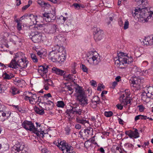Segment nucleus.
Returning a JSON list of instances; mask_svg holds the SVG:
<instances>
[{"mask_svg": "<svg viewBox=\"0 0 153 153\" xmlns=\"http://www.w3.org/2000/svg\"><path fill=\"white\" fill-rule=\"evenodd\" d=\"M48 66L46 65H41L39 66L38 69V72L39 73L41 74V75L42 76L43 75V74L42 75L41 74V72H43V74H46L48 71Z\"/></svg>", "mask_w": 153, "mask_h": 153, "instance_id": "6ab92c4d", "label": "nucleus"}, {"mask_svg": "<svg viewBox=\"0 0 153 153\" xmlns=\"http://www.w3.org/2000/svg\"><path fill=\"white\" fill-rule=\"evenodd\" d=\"M130 97H129L128 98H127V99L126 100L122 102H123L124 105H126L128 104H129L131 102V101L130 100Z\"/></svg>", "mask_w": 153, "mask_h": 153, "instance_id": "ea45409f", "label": "nucleus"}, {"mask_svg": "<svg viewBox=\"0 0 153 153\" xmlns=\"http://www.w3.org/2000/svg\"><path fill=\"white\" fill-rule=\"evenodd\" d=\"M54 47H56V51L58 52L59 53L61 54H66V50L65 48L62 46H59L58 44H56Z\"/></svg>", "mask_w": 153, "mask_h": 153, "instance_id": "aec40b11", "label": "nucleus"}, {"mask_svg": "<svg viewBox=\"0 0 153 153\" xmlns=\"http://www.w3.org/2000/svg\"><path fill=\"white\" fill-rule=\"evenodd\" d=\"M14 58L18 62L19 61L23 60V59L26 58L25 55L23 53L19 52L15 54Z\"/></svg>", "mask_w": 153, "mask_h": 153, "instance_id": "412c9836", "label": "nucleus"}, {"mask_svg": "<svg viewBox=\"0 0 153 153\" xmlns=\"http://www.w3.org/2000/svg\"><path fill=\"white\" fill-rule=\"evenodd\" d=\"M41 151L42 153H49L48 150L45 148L42 149Z\"/></svg>", "mask_w": 153, "mask_h": 153, "instance_id": "052dcab7", "label": "nucleus"}, {"mask_svg": "<svg viewBox=\"0 0 153 153\" xmlns=\"http://www.w3.org/2000/svg\"><path fill=\"white\" fill-rule=\"evenodd\" d=\"M43 28L44 30L49 29L51 27V25L49 23L43 24Z\"/></svg>", "mask_w": 153, "mask_h": 153, "instance_id": "58836bf2", "label": "nucleus"}, {"mask_svg": "<svg viewBox=\"0 0 153 153\" xmlns=\"http://www.w3.org/2000/svg\"><path fill=\"white\" fill-rule=\"evenodd\" d=\"M65 105L64 103L62 101H58L57 102V106L58 107L63 108Z\"/></svg>", "mask_w": 153, "mask_h": 153, "instance_id": "c9c22d12", "label": "nucleus"}, {"mask_svg": "<svg viewBox=\"0 0 153 153\" xmlns=\"http://www.w3.org/2000/svg\"><path fill=\"white\" fill-rule=\"evenodd\" d=\"M37 3L42 7H44L45 6L47 7L50 6L49 4L45 2L42 0H38L37 1Z\"/></svg>", "mask_w": 153, "mask_h": 153, "instance_id": "c85d7f7f", "label": "nucleus"}, {"mask_svg": "<svg viewBox=\"0 0 153 153\" xmlns=\"http://www.w3.org/2000/svg\"><path fill=\"white\" fill-rule=\"evenodd\" d=\"M81 69L84 72L88 73V69L84 65L82 64L81 66Z\"/></svg>", "mask_w": 153, "mask_h": 153, "instance_id": "a18cd8bd", "label": "nucleus"}, {"mask_svg": "<svg viewBox=\"0 0 153 153\" xmlns=\"http://www.w3.org/2000/svg\"><path fill=\"white\" fill-rule=\"evenodd\" d=\"M92 86L96 87L97 86L96 82L94 80H92L90 82Z\"/></svg>", "mask_w": 153, "mask_h": 153, "instance_id": "6e6d98bb", "label": "nucleus"}, {"mask_svg": "<svg viewBox=\"0 0 153 153\" xmlns=\"http://www.w3.org/2000/svg\"><path fill=\"white\" fill-rule=\"evenodd\" d=\"M84 130L85 136L86 138L88 137L89 135L91 133V131H92V130L91 131L90 129H85Z\"/></svg>", "mask_w": 153, "mask_h": 153, "instance_id": "7c9ffc66", "label": "nucleus"}, {"mask_svg": "<svg viewBox=\"0 0 153 153\" xmlns=\"http://www.w3.org/2000/svg\"><path fill=\"white\" fill-rule=\"evenodd\" d=\"M138 107L139 108V110L140 112L143 111L145 108L142 105H140L138 106Z\"/></svg>", "mask_w": 153, "mask_h": 153, "instance_id": "4d7b16f0", "label": "nucleus"}, {"mask_svg": "<svg viewBox=\"0 0 153 153\" xmlns=\"http://www.w3.org/2000/svg\"><path fill=\"white\" fill-rule=\"evenodd\" d=\"M31 57L34 62H38L37 58L35 54L32 53L31 55Z\"/></svg>", "mask_w": 153, "mask_h": 153, "instance_id": "e433bc0d", "label": "nucleus"}, {"mask_svg": "<svg viewBox=\"0 0 153 153\" xmlns=\"http://www.w3.org/2000/svg\"><path fill=\"white\" fill-rule=\"evenodd\" d=\"M75 128L78 129H80L81 128V126L79 124H76L75 125Z\"/></svg>", "mask_w": 153, "mask_h": 153, "instance_id": "774afa93", "label": "nucleus"}, {"mask_svg": "<svg viewBox=\"0 0 153 153\" xmlns=\"http://www.w3.org/2000/svg\"><path fill=\"white\" fill-rule=\"evenodd\" d=\"M24 83L25 81L24 80L22 79H18L16 81H15V82H14V84L18 85H20L21 83Z\"/></svg>", "mask_w": 153, "mask_h": 153, "instance_id": "a19ab883", "label": "nucleus"}, {"mask_svg": "<svg viewBox=\"0 0 153 153\" xmlns=\"http://www.w3.org/2000/svg\"><path fill=\"white\" fill-rule=\"evenodd\" d=\"M99 98L98 96L95 97L90 102L91 106L93 108H95L97 106V105L100 103Z\"/></svg>", "mask_w": 153, "mask_h": 153, "instance_id": "4468645a", "label": "nucleus"}, {"mask_svg": "<svg viewBox=\"0 0 153 153\" xmlns=\"http://www.w3.org/2000/svg\"><path fill=\"white\" fill-rule=\"evenodd\" d=\"M141 97L142 100L144 101H146V99L148 98L147 96V94L144 91V92H143L141 94Z\"/></svg>", "mask_w": 153, "mask_h": 153, "instance_id": "f704fd0d", "label": "nucleus"}, {"mask_svg": "<svg viewBox=\"0 0 153 153\" xmlns=\"http://www.w3.org/2000/svg\"><path fill=\"white\" fill-rule=\"evenodd\" d=\"M31 38L36 36V38L40 37L42 36V34L40 33H38L37 32H31L30 34Z\"/></svg>", "mask_w": 153, "mask_h": 153, "instance_id": "c756f323", "label": "nucleus"}, {"mask_svg": "<svg viewBox=\"0 0 153 153\" xmlns=\"http://www.w3.org/2000/svg\"><path fill=\"white\" fill-rule=\"evenodd\" d=\"M45 83H46L48 85L51 86L53 87L54 86V84L52 80L51 79H45Z\"/></svg>", "mask_w": 153, "mask_h": 153, "instance_id": "72a5a7b5", "label": "nucleus"}, {"mask_svg": "<svg viewBox=\"0 0 153 153\" xmlns=\"http://www.w3.org/2000/svg\"><path fill=\"white\" fill-rule=\"evenodd\" d=\"M93 34L95 38L101 37L103 34V31L100 28L94 27L93 28Z\"/></svg>", "mask_w": 153, "mask_h": 153, "instance_id": "9b49d317", "label": "nucleus"}, {"mask_svg": "<svg viewBox=\"0 0 153 153\" xmlns=\"http://www.w3.org/2000/svg\"><path fill=\"white\" fill-rule=\"evenodd\" d=\"M66 54H61L59 53L57 57L56 61L60 63L64 62L66 59Z\"/></svg>", "mask_w": 153, "mask_h": 153, "instance_id": "b1692460", "label": "nucleus"}, {"mask_svg": "<svg viewBox=\"0 0 153 153\" xmlns=\"http://www.w3.org/2000/svg\"><path fill=\"white\" fill-rule=\"evenodd\" d=\"M45 53V51L42 52L41 51H38L37 54L40 57H41L42 55H43V53Z\"/></svg>", "mask_w": 153, "mask_h": 153, "instance_id": "338daca9", "label": "nucleus"}, {"mask_svg": "<svg viewBox=\"0 0 153 153\" xmlns=\"http://www.w3.org/2000/svg\"><path fill=\"white\" fill-rule=\"evenodd\" d=\"M129 25V22L128 20H126L124 26V29L125 30H126L128 29V27Z\"/></svg>", "mask_w": 153, "mask_h": 153, "instance_id": "09e8293b", "label": "nucleus"}, {"mask_svg": "<svg viewBox=\"0 0 153 153\" xmlns=\"http://www.w3.org/2000/svg\"><path fill=\"white\" fill-rule=\"evenodd\" d=\"M53 72L58 75L62 76L65 74V71L59 68L53 67L52 68Z\"/></svg>", "mask_w": 153, "mask_h": 153, "instance_id": "f3484780", "label": "nucleus"}, {"mask_svg": "<svg viewBox=\"0 0 153 153\" xmlns=\"http://www.w3.org/2000/svg\"><path fill=\"white\" fill-rule=\"evenodd\" d=\"M13 149L15 150V153H28V149L25 147L23 143L16 144Z\"/></svg>", "mask_w": 153, "mask_h": 153, "instance_id": "6e6552de", "label": "nucleus"}, {"mask_svg": "<svg viewBox=\"0 0 153 153\" xmlns=\"http://www.w3.org/2000/svg\"><path fill=\"white\" fill-rule=\"evenodd\" d=\"M113 114V113L111 111H105L104 112L105 115L107 117H109L111 116Z\"/></svg>", "mask_w": 153, "mask_h": 153, "instance_id": "37998d69", "label": "nucleus"}, {"mask_svg": "<svg viewBox=\"0 0 153 153\" xmlns=\"http://www.w3.org/2000/svg\"><path fill=\"white\" fill-rule=\"evenodd\" d=\"M118 59L116 60L115 64L120 68H124L128 65L133 62V59L131 57H129L127 54L123 52L117 53Z\"/></svg>", "mask_w": 153, "mask_h": 153, "instance_id": "f257e3e1", "label": "nucleus"}, {"mask_svg": "<svg viewBox=\"0 0 153 153\" xmlns=\"http://www.w3.org/2000/svg\"><path fill=\"white\" fill-rule=\"evenodd\" d=\"M124 148L125 149H123V151L127 153L128 151H130L133 149L134 146L131 144L129 143H126L124 145Z\"/></svg>", "mask_w": 153, "mask_h": 153, "instance_id": "4be33fe9", "label": "nucleus"}, {"mask_svg": "<svg viewBox=\"0 0 153 153\" xmlns=\"http://www.w3.org/2000/svg\"><path fill=\"white\" fill-rule=\"evenodd\" d=\"M146 7H145L141 8L139 7H137L134 10V12L133 11H132V16L135 18H136V17L138 19H143L142 20V21L145 20L147 14L145 13L144 9Z\"/></svg>", "mask_w": 153, "mask_h": 153, "instance_id": "39448f33", "label": "nucleus"}, {"mask_svg": "<svg viewBox=\"0 0 153 153\" xmlns=\"http://www.w3.org/2000/svg\"><path fill=\"white\" fill-rule=\"evenodd\" d=\"M73 76H74L72 75L69 74L68 75L67 78V79H71L72 80L73 79Z\"/></svg>", "mask_w": 153, "mask_h": 153, "instance_id": "680f3d73", "label": "nucleus"}, {"mask_svg": "<svg viewBox=\"0 0 153 153\" xmlns=\"http://www.w3.org/2000/svg\"><path fill=\"white\" fill-rule=\"evenodd\" d=\"M7 67V66L8 67L14 69H16L18 68V62L14 58L12 59L10 64L7 65H5Z\"/></svg>", "mask_w": 153, "mask_h": 153, "instance_id": "2eb2a0df", "label": "nucleus"}, {"mask_svg": "<svg viewBox=\"0 0 153 153\" xmlns=\"http://www.w3.org/2000/svg\"><path fill=\"white\" fill-rule=\"evenodd\" d=\"M133 138H136L139 137V134L138 132V130L137 129H135L134 131H132Z\"/></svg>", "mask_w": 153, "mask_h": 153, "instance_id": "473e14b6", "label": "nucleus"}, {"mask_svg": "<svg viewBox=\"0 0 153 153\" xmlns=\"http://www.w3.org/2000/svg\"><path fill=\"white\" fill-rule=\"evenodd\" d=\"M76 121L77 123L83 125H84L85 123H88V121L81 118L78 116L76 117Z\"/></svg>", "mask_w": 153, "mask_h": 153, "instance_id": "a878e982", "label": "nucleus"}, {"mask_svg": "<svg viewBox=\"0 0 153 153\" xmlns=\"http://www.w3.org/2000/svg\"><path fill=\"white\" fill-rule=\"evenodd\" d=\"M34 94H33L31 92H28V95L26 96V97H28V100L29 101V102L31 103V100L32 97V95H33Z\"/></svg>", "mask_w": 153, "mask_h": 153, "instance_id": "49530a36", "label": "nucleus"}, {"mask_svg": "<svg viewBox=\"0 0 153 153\" xmlns=\"http://www.w3.org/2000/svg\"><path fill=\"white\" fill-rule=\"evenodd\" d=\"M140 41L143 45L148 46L153 45V39H140Z\"/></svg>", "mask_w": 153, "mask_h": 153, "instance_id": "dca6fc26", "label": "nucleus"}, {"mask_svg": "<svg viewBox=\"0 0 153 153\" xmlns=\"http://www.w3.org/2000/svg\"><path fill=\"white\" fill-rule=\"evenodd\" d=\"M63 153H70L71 151L72 150V147L68 143L65 142V141H61L60 142L58 146Z\"/></svg>", "mask_w": 153, "mask_h": 153, "instance_id": "0eeeda50", "label": "nucleus"}, {"mask_svg": "<svg viewBox=\"0 0 153 153\" xmlns=\"http://www.w3.org/2000/svg\"><path fill=\"white\" fill-rule=\"evenodd\" d=\"M73 6H74V7H75V8L77 9H80V5H79V4L75 3L74 4H73Z\"/></svg>", "mask_w": 153, "mask_h": 153, "instance_id": "603ef678", "label": "nucleus"}, {"mask_svg": "<svg viewBox=\"0 0 153 153\" xmlns=\"http://www.w3.org/2000/svg\"><path fill=\"white\" fill-rule=\"evenodd\" d=\"M129 95L125 93L124 94H122L120 97V100L122 102L125 100L129 98Z\"/></svg>", "mask_w": 153, "mask_h": 153, "instance_id": "bb28decb", "label": "nucleus"}, {"mask_svg": "<svg viewBox=\"0 0 153 153\" xmlns=\"http://www.w3.org/2000/svg\"><path fill=\"white\" fill-rule=\"evenodd\" d=\"M51 96L50 93H49L47 94H45L44 95L43 99H44V100L46 99V100H47L48 99V98L49 97H51Z\"/></svg>", "mask_w": 153, "mask_h": 153, "instance_id": "3c124183", "label": "nucleus"}, {"mask_svg": "<svg viewBox=\"0 0 153 153\" xmlns=\"http://www.w3.org/2000/svg\"><path fill=\"white\" fill-rule=\"evenodd\" d=\"M65 134L68 135L70 134L71 129L68 128H65Z\"/></svg>", "mask_w": 153, "mask_h": 153, "instance_id": "5fc2aeb1", "label": "nucleus"}, {"mask_svg": "<svg viewBox=\"0 0 153 153\" xmlns=\"http://www.w3.org/2000/svg\"><path fill=\"white\" fill-rule=\"evenodd\" d=\"M32 3V1L31 0H29L28 1V4L27 5L23 6L22 8V9L25 10L28 8Z\"/></svg>", "mask_w": 153, "mask_h": 153, "instance_id": "79ce46f5", "label": "nucleus"}, {"mask_svg": "<svg viewBox=\"0 0 153 153\" xmlns=\"http://www.w3.org/2000/svg\"><path fill=\"white\" fill-rule=\"evenodd\" d=\"M67 89L69 91H70V94H71L73 93L74 90L70 86H68L67 87Z\"/></svg>", "mask_w": 153, "mask_h": 153, "instance_id": "0e129e2a", "label": "nucleus"}, {"mask_svg": "<svg viewBox=\"0 0 153 153\" xmlns=\"http://www.w3.org/2000/svg\"><path fill=\"white\" fill-rule=\"evenodd\" d=\"M143 82V80L140 78H134L129 80V83L131 89L134 90H138L140 88L141 85Z\"/></svg>", "mask_w": 153, "mask_h": 153, "instance_id": "423d86ee", "label": "nucleus"}, {"mask_svg": "<svg viewBox=\"0 0 153 153\" xmlns=\"http://www.w3.org/2000/svg\"><path fill=\"white\" fill-rule=\"evenodd\" d=\"M76 64L74 63L72 65L71 67V72L73 74H75L76 73V71L75 70V68L76 66Z\"/></svg>", "mask_w": 153, "mask_h": 153, "instance_id": "4c0bfd02", "label": "nucleus"}, {"mask_svg": "<svg viewBox=\"0 0 153 153\" xmlns=\"http://www.w3.org/2000/svg\"><path fill=\"white\" fill-rule=\"evenodd\" d=\"M4 78L5 79H9L14 77L13 75L12 74H8L5 73L3 74Z\"/></svg>", "mask_w": 153, "mask_h": 153, "instance_id": "cd10ccee", "label": "nucleus"}, {"mask_svg": "<svg viewBox=\"0 0 153 153\" xmlns=\"http://www.w3.org/2000/svg\"><path fill=\"white\" fill-rule=\"evenodd\" d=\"M76 100L79 104L82 106H86L88 103L87 95L82 87L78 85L75 88Z\"/></svg>", "mask_w": 153, "mask_h": 153, "instance_id": "f03ea898", "label": "nucleus"}, {"mask_svg": "<svg viewBox=\"0 0 153 153\" xmlns=\"http://www.w3.org/2000/svg\"><path fill=\"white\" fill-rule=\"evenodd\" d=\"M45 104L47 105H51L52 106H53L54 105L53 102L51 101H47V102L45 103Z\"/></svg>", "mask_w": 153, "mask_h": 153, "instance_id": "e2e57ef3", "label": "nucleus"}, {"mask_svg": "<svg viewBox=\"0 0 153 153\" xmlns=\"http://www.w3.org/2000/svg\"><path fill=\"white\" fill-rule=\"evenodd\" d=\"M27 17L30 19L32 24L34 25L36 23L37 16H34L33 14L27 15Z\"/></svg>", "mask_w": 153, "mask_h": 153, "instance_id": "5701e85b", "label": "nucleus"}, {"mask_svg": "<svg viewBox=\"0 0 153 153\" xmlns=\"http://www.w3.org/2000/svg\"><path fill=\"white\" fill-rule=\"evenodd\" d=\"M10 92L13 95H15L19 93V90L14 87H12Z\"/></svg>", "mask_w": 153, "mask_h": 153, "instance_id": "2f4dec72", "label": "nucleus"}, {"mask_svg": "<svg viewBox=\"0 0 153 153\" xmlns=\"http://www.w3.org/2000/svg\"><path fill=\"white\" fill-rule=\"evenodd\" d=\"M28 61L25 58L20 61H19L18 62V66L20 67L21 69L25 68L27 67Z\"/></svg>", "mask_w": 153, "mask_h": 153, "instance_id": "a211bd4d", "label": "nucleus"}, {"mask_svg": "<svg viewBox=\"0 0 153 153\" xmlns=\"http://www.w3.org/2000/svg\"><path fill=\"white\" fill-rule=\"evenodd\" d=\"M137 3L138 4H141L144 2V0H132Z\"/></svg>", "mask_w": 153, "mask_h": 153, "instance_id": "13d9d810", "label": "nucleus"}, {"mask_svg": "<svg viewBox=\"0 0 153 153\" xmlns=\"http://www.w3.org/2000/svg\"><path fill=\"white\" fill-rule=\"evenodd\" d=\"M82 112V110L79 109L77 110L76 108L73 107L71 110L67 111L66 115L70 117H73L75 115L76 116L81 115Z\"/></svg>", "mask_w": 153, "mask_h": 153, "instance_id": "9d476101", "label": "nucleus"}, {"mask_svg": "<svg viewBox=\"0 0 153 153\" xmlns=\"http://www.w3.org/2000/svg\"><path fill=\"white\" fill-rule=\"evenodd\" d=\"M34 109L35 112L38 114L42 115L43 114L45 113L44 109L41 107L39 108L35 106L34 107Z\"/></svg>", "mask_w": 153, "mask_h": 153, "instance_id": "393cba45", "label": "nucleus"}, {"mask_svg": "<svg viewBox=\"0 0 153 153\" xmlns=\"http://www.w3.org/2000/svg\"><path fill=\"white\" fill-rule=\"evenodd\" d=\"M43 19L47 22H52L56 19L55 12L54 13H45L42 14Z\"/></svg>", "mask_w": 153, "mask_h": 153, "instance_id": "1a4fd4ad", "label": "nucleus"}, {"mask_svg": "<svg viewBox=\"0 0 153 153\" xmlns=\"http://www.w3.org/2000/svg\"><path fill=\"white\" fill-rule=\"evenodd\" d=\"M57 56V51L55 49V50H53L51 51L50 52L48 56L53 62H56Z\"/></svg>", "mask_w": 153, "mask_h": 153, "instance_id": "f8f14e48", "label": "nucleus"}, {"mask_svg": "<svg viewBox=\"0 0 153 153\" xmlns=\"http://www.w3.org/2000/svg\"><path fill=\"white\" fill-rule=\"evenodd\" d=\"M87 55L89 57L87 61L92 65H97L101 61V57L98 53L95 51H89Z\"/></svg>", "mask_w": 153, "mask_h": 153, "instance_id": "7ed1b4c3", "label": "nucleus"}, {"mask_svg": "<svg viewBox=\"0 0 153 153\" xmlns=\"http://www.w3.org/2000/svg\"><path fill=\"white\" fill-rule=\"evenodd\" d=\"M22 125L26 130L32 131L37 136H39V131L37 130V129L35 127L31 121L25 120L22 123Z\"/></svg>", "mask_w": 153, "mask_h": 153, "instance_id": "20e7f679", "label": "nucleus"}, {"mask_svg": "<svg viewBox=\"0 0 153 153\" xmlns=\"http://www.w3.org/2000/svg\"><path fill=\"white\" fill-rule=\"evenodd\" d=\"M145 92L147 94L148 98L153 99V88L151 86L146 87L144 89Z\"/></svg>", "mask_w": 153, "mask_h": 153, "instance_id": "ddd939ff", "label": "nucleus"}, {"mask_svg": "<svg viewBox=\"0 0 153 153\" xmlns=\"http://www.w3.org/2000/svg\"><path fill=\"white\" fill-rule=\"evenodd\" d=\"M17 28L18 30H20L22 29V27L21 24L18 23L17 24Z\"/></svg>", "mask_w": 153, "mask_h": 153, "instance_id": "69168bd1", "label": "nucleus"}, {"mask_svg": "<svg viewBox=\"0 0 153 153\" xmlns=\"http://www.w3.org/2000/svg\"><path fill=\"white\" fill-rule=\"evenodd\" d=\"M55 42L56 44H58L59 46L61 44H62L61 41L59 40V39H55Z\"/></svg>", "mask_w": 153, "mask_h": 153, "instance_id": "bf43d9fd", "label": "nucleus"}, {"mask_svg": "<svg viewBox=\"0 0 153 153\" xmlns=\"http://www.w3.org/2000/svg\"><path fill=\"white\" fill-rule=\"evenodd\" d=\"M124 105L123 103V102H121V104H117V106L118 109L122 110L123 108V106Z\"/></svg>", "mask_w": 153, "mask_h": 153, "instance_id": "864d4df0", "label": "nucleus"}, {"mask_svg": "<svg viewBox=\"0 0 153 153\" xmlns=\"http://www.w3.org/2000/svg\"><path fill=\"white\" fill-rule=\"evenodd\" d=\"M32 98H31V102H33V101L36 102L37 101V97H36V94H34L33 95H32Z\"/></svg>", "mask_w": 153, "mask_h": 153, "instance_id": "de8ad7c7", "label": "nucleus"}, {"mask_svg": "<svg viewBox=\"0 0 153 153\" xmlns=\"http://www.w3.org/2000/svg\"><path fill=\"white\" fill-rule=\"evenodd\" d=\"M125 134L131 138H133V136L132 135V131H126L125 132Z\"/></svg>", "mask_w": 153, "mask_h": 153, "instance_id": "c03bdc74", "label": "nucleus"}, {"mask_svg": "<svg viewBox=\"0 0 153 153\" xmlns=\"http://www.w3.org/2000/svg\"><path fill=\"white\" fill-rule=\"evenodd\" d=\"M105 86L104 85L100 84H99L97 87V90L99 91H101V88L104 89Z\"/></svg>", "mask_w": 153, "mask_h": 153, "instance_id": "8fccbe9b", "label": "nucleus"}]
</instances>
